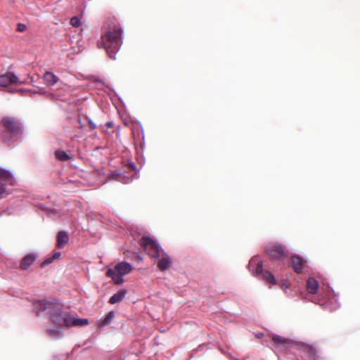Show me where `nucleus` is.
Masks as SVG:
<instances>
[{
    "mask_svg": "<svg viewBox=\"0 0 360 360\" xmlns=\"http://www.w3.org/2000/svg\"><path fill=\"white\" fill-rule=\"evenodd\" d=\"M37 255L36 253H29L26 255L21 260L20 267L22 270L27 269L37 259Z\"/></svg>",
    "mask_w": 360,
    "mask_h": 360,
    "instance_id": "obj_14",
    "label": "nucleus"
},
{
    "mask_svg": "<svg viewBox=\"0 0 360 360\" xmlns=\"http://www.w3.org/2000/svg\"><path fill=\"white\" fill-rule=\"evenodd\" d=\"M106 124H107V126H108V127H112V126L113 123H112V122H108L106 123Z\"/></svg>",
    "mask_w": 360,
    "mask_h": 360,
    "instance_id": "obj_33",
    "label": "nucleus"
},
{
    "mask_svg": "<svg viewBox=\"0 0 360 360\" xmlns=\"http://www.w3.org/2000/svg\"><path fill=\"white\" fill-rule=\"evenodd\" d=\"M263 262L261 260L259 256L256 255L253 257L249 262L248 269L252 272V275L259 277L262 273L263 270Z\"/></svg>",
    "mask_w": 360,
    "mask_h": 360,
    "instance_id": "obj_11",
    "label": "nucleus"
},
{
    "mask_svg": "<svg viewBox=\"0 0 360 360\" xmlns=\"http://www.w3.org/2000/svg\"><path fill=\"white\" fill-rule=\"evenodd\" d=\"M26 29V25L25 24H22V23H18V25H17V30L19 32H23L25 31Z\"/></svg>",
    "mask_w": 360,
    "mask_h": 360,
    "instance_id": "obj_27",
    "label": "nucleus"
},
{
    "mask_svg": "<svg viewBox=\"0 0 360 360\" xmlns=\"http://www.w3.org/2000/svg\"><path fill=\"white\" fill-rule=\"evenodd\" d=\"M69 240V236L65 231H60L57 236V247L58 248H63Z\"/></svg>",
    "mask_w": 360,
    "mask_h": 360,
    "instance_id": "obj_16",
    "label": "nucleus"
},
{
    "mask_svg": "<svg viewBox=\"0 0 360 360\" xmlns=\"http://www.w3.org/2000/svg\"><path fill=\"white\" fill-rule=\"evenodd\" d=\"M133 269L132 266L126 262L117 264L114 269H108L106 276L110 277L115 284L120 285L124 281L123 276L130 273Z\"/></svg>",
    "mask_w": 360,
    "mask_h": 360,
    "instance_id": "obj_3",
    "label": "nucleus"
},
{
    "mask_svg": "<svg viewBox=\"0 0 360 360\" xmlns=\"http://www.w3.org/2000/svg\"><path fill=\"white\" fill-rule=\"evenodd\" d=\"M122 34L123 29L120 25L108 26L103 30L101 39L97 42L98 47L104 48L109 57L115 60L122 44Z\"/></svg>",
    "mask_w": 360,
    "mask_h": 360,
    "instance_id": "obj_1",
    "label": "nucleus"
},
{
    "mask_svg": "<svg viewBox=\"0 0 360 360\" xmlns=\"http://www.w3.org/2000/svg\"><path fill=\"white\" fill-rule=\"evenodd\" d=\"M43 79H44L45 83L46 84V85H48L49 86H53L59 80V78L56 75H54L53 72H49V71H47L44 73V75L43 76Z\"/></svg>",
    "mask_w": 360,
    "mask_h": 360,
    "instance_id": "obj_15",
    "label": "nucleus"
},
{
    "mask_svg": "<svg viewBox=\"0 0 360 360\" xmlns=\"http://www.w3.org/2000/svg\"><path fill=\"white\" fill-rule=\"evenodd\" d=\"M115 318V312L113 311H109L105 317L103 319L101 323H100L99 327L103 328L104 326H108L112 321Z\"/></svg>",
    "mask_w": 360,
    "mask_h": 360,
    "instance_id": "obj_19",
    "label": "nucleus"
},
{
    "mask_svg": "<svg viewBox=\"0 0 360 360\" xmlns=\"http://www.w3.org/2000/svg\"><path fill=\"white\" fill-rule=\"evenodd\" d=\"M28 83L27 81H21L17 75L12 72H8L0 75V86L6 87L11 84H22Z\"/></svg>",
    "mask_w": 360,
    "mask_h": 360,
    "instance_id": "obj_10",
    "label": "nucleus"
},
{
    "mask_svg": "<svg viewBox=\"0 0 360 360\" xmlns=\"http://www.w3.org/2000/svg\"><path fill=\"white\" fill-rule=\"evenodd\" d=\"M88 122L91 129L96 128V124L90 118H88Z\"/></svg>",
    "mask_w": 360,
    "mask_h": 360,
    "instance_id": "obj_28",
    "label": "nucleus"
},
{
    "mask_svg": "<svg viewBox=\"0 0 360 360\" xmlns=\"http://www.w3.org/2000/svg\"><path fill=\"white\" fill-rule=\"evenodd\" d=\"M56 303L46 300H37L33 302V311L39 315L43 312L50 314Z\"/></svg>",
    "mask_w": 360,
    "mask_h": 360,
    "instance_id": "obj_9",
    "label": "nucleus"
},
{
    "mask_svg": "<svg viewBox=\"0 0 360 360\" xmlns=\"http://www.w3.org/2000/svg\"><path fill=\"white\" fill-rule=\"evenodd\" d=\"M48 98L53 101H65V99L61 98L60 96L56 93H51L48 95Z\"/></svg>",
    "mask_w": 360,
    "mask_h": 360,
    "instance_id": "obj_24",
    "label": "nucleus"
},
{
    "mask_svg": "<svg viewBox=\"0 0 360 360\" xmlns=\"http://www.w3.org/2000/svg\"><path fill=\"white\" fill-rule=\"evenodd\" d=\"M61 255V253L60 252H53V254L52 255V259L53 260L56 259H58Z\"/></svg>",
    "mask_w": 360,
    "mask_h": 360,
    "instance_id": "obj_30",
    "label": "nucleus"
},
{
    "mask_svg": "<svg viewBox=\"0 0 360 360\" xmlns=\"http://www.w3.org/2000/svg\"><path fill=\"white\" fill-rule=\"evenodd\" d=\"M127 295L125 290H120L110 297L109 302L115 304L122 301Z\"/></svg>",
    "mask_w": 360,
    "mask_h": 360,
    "instance_id": "obj_18",
    "label": "nucleus"
},
{
    "mask_svg": "<svg viewBox=\"0 0 360 360\" xmlns=\"http://www.w3.org/2000/svg\"><path fill=\"white\" fill-rule=\"evenodd\" d=\"M53 262V259H52V257L51 256L48 257L41 264V266L44 267L45 266L51 264Z\"/></svg>",
    "mask_w": 360,
    "mask_h": 360,
    "instance_id": "obj_26",
    "label": "nucleus"
},
{
    "mask_svg": "<svg viewBox=\"0 0 360 360\" xmlns=\"http://www.w3.org/2000/svg\"><path fill=\"white\" fill-rule=\"evenodd\" d=\"M48 333L49 335L54 339L62 337V331L58 328L49 329Z\"/></svg>",
    "mask_w": 360,
    "mask_h": 360,
    "instance_id": "obj_23",
    "label": "nucleus"
},
{
    "mask_svg": "<svg viewBox=\"0 0 360 360\" xmlns=\"http://www.w3.org/2000/svg\"><path fill=\"white\" fill-rule=\"evenodd\" d=\"M141 245L145 251L152 257H160L163 249L149 236H144L141 239Z\"/></svg>",
    "mask_w": 360,
    "mask_h": 360,
    "instance_id": "obj_6",
    "label": "nucleus"
},
{
    "mask_svg": "<svg viewBox=\"0 0 360 360\" xmlns=\"http://www.w3.org/2000/svg\"><path fill=\"white\" fill-rule=\"evenodd\" d=\"M266 252L270 257L283 261L288 256V252L280 244L270 243L266 247Z\"/></svg>",
    "mask_w": 360,
    "mask_h": 360,
    "instance_id": "obj_7",
    "label": "nucleus"
},
{
    "mask_svg": "<svg viewBox=\"0 0 360 360\" xmlns=\"http://www.w3.org/2000/svg\"><path fill=\"white\" fill-rule=\"evenodd\" d=\"M39 94H46V91L44 89H39Z\"/></svg>",
    "mask_w": 360,
    "mask_h": 360,
    "instance_id": "obj_31",
    "label": "nucleus"
},
{
    "mask_svg": "<svg viewBox=\"0 0 360 360\" xmlns=\"http://www.w3.org/2000/svg\"><path fill=\"white\" fill-rule=\"evenodd\" d=\"M49 316L53 323L60 326L70 327L71 316L69 313L63 311L60 304H56Z\"/></svg>",
    "mask_w": 360,
    "mask_h": 360,
    "instance_id": "obj_5",
    "label": "nucleus"
},
{
    "mask_svg": "<svg viewBox=\"0 0 360 360\" xmlns=\"http://www.w3.org/2000/svg\"><path fill=\"white\" fill-rule=\"evenodd\" d=\"M89 323V320L87 319H79V318H72L71 316V323L70 326H86Z\"/></svg>",
    "mask_w": 360,
    "mask_h": 360,
    "instance_id": "obj_22",
    "label": "nucleus"
},
{
    "mask_svg": "<svg viewBox=\"0 0 360 360\" xmlns=\"http://www.w3.org/2000/svg\"><path fill=\"white\" fill-rule=\"evenodd\" d=\"M70 24L75 27H78L81 25L80 19L77 16H74L70 19Z\"/></svg>",
    "mask_w": 360,
    "mask_h": 360,
    "instance_id": "obj_25",
    "label": "nucleus"
},
{
    "mask_svg": "<svg viewBox=\"0 0 360 360\" xmlns=\"http://www.w3.org/2000/svg\"><path fill=\"white\" fill-rule=\"evenodd\" d=\"M340 307V304H338L336 307H333L331 309H335Z\"/></svg>",
    "mask_w": 360,
    "mask_h": 360,
    "instance_id": "obj_34",
    "label": "nucleus"
},
{
    "mask_svg": "<svg viewBox=\"0 0 360 360\" xmlns=\"http://www.w3.org/2000/svg\"><path fill=\"white\" fill-rule=\"evenodd\" d=\"M129 179H128L127 181H124V183H128V182H129Z\"/></svg>",
    "mask_w": 360,
    "mask_h": 360,
    "instance_id": "obj_37",
    "label": "nucleus"
},
{
    "mask_svg": "<svg viewBox=\"0 0 360 360\" xmlns=\"http://www.w3.org/2000/svg\"><path fill=\"white\" fill-rule=\"evenodd\" d=\"M259 276L262 277L266 282L269 283L275 284L276 283V280L274 275L269 271H262V274H260Z\"/></svg>",
    "mask_w": 360,
    "mask_h": 360,
    "instance_id": "obj_20",
    "label": "nucleus"
},
{
    "mask_svg": "<svg viewBox=\"0 0 360 360\" xmlns=\"http://www.w3.org/2000/svg\"><path fill=\"white\" fill-rule=\"evenodd\" d=\"M55 155L57 159L63 162L69 160L71 158L70 156L63 150H56Z\"/></svg>",
    "mask_w": 360,
    "mask_h": 360,
    "instance_id": "obj_21",
    "label": "nucleus"
},
{
    "mask_svg": "<svg viewBox=\"0 0 360 360\" xmlns=\"http://www.w3.org/2000/svg\"><path fill=\"white\" fill-rule=\"evenodd\" d=\"M2 124L5 128L1 135L4 142L8 146H14L23 131L21 123L13 117H4Z\"/></svg>",
    "mask_w": 360,
    "mask_h": 360,
    "instance_id": "obj_2",
    "label": "nucleus"
},
{
    "mask_svg": "<svg viewBox=\"0 0 360 360\" xmlns=\"http://www.w3.org/2000/svg\"><path fill=\"white\" fill-rule=\"evenodd\" d=\"M128 167L130 169L135 171L136 169V165L134 162L128 163Z\"/></svg>",
    "mask_w": 360,
    "mask_h": 360,
    "instance_id": "obj_29",
    "label": "nucleus"
},
{
    "mask_svg": "<svg viewBox=\"0 0 360 360\" xmlns=\"http://www.w3.org/2000/svg\"><path fill=\"white\" fill-rule=\"evenodd\" d=\"M159 258L158 266L160 270L165 271L170 268L172 264V259L164 250L163 252H161V257Z\"/></svg>",
    "mask_w": 360,
    "mask_h": 360,
    "instance_id": "obj_13",
    "label": "nucleus"
},
{
    "mask_svg": "<svg viewBox=\"0 0 360 360\" xmlns=\"http://www.w3.org/2000/svg\"><path fill=\"white\" fill-rule=\"evenodd\" d=\"M28 90H25V89H20L19 90L20 92L21 93H23L24 91H27Z\"/></svg>",
    "mask_w": 360,
    "mask_h": 360,
    "instance_id": "obj_35",
    "label": "nucleus"
},
{
    "mask_svg": "<svg viewBox=\"0 0 360 360\" xmlns=\"http://www.w3.org/2000/svg\"><path fill=\"white\" fill-rule=\"evenodd\" d=\"M319 288V283L314 278H309L307 283V290L310 294H316Z\"/></svg>",
    "mask_w": 360,
    "mask_h": 360,
    "instance_id": "obj_17",
    "label": "nucleus"
},
{
    "mask_svg": "<svg viewBox=\"0 0 360 360\" xmlns=\"http://www.w3.org/2000/svg\"><path fill=\"white\" fill-rule=\"evenodd\" d=\"M291 262L294 271L297 274H301L307 261L299 255H294L291 257Z\"/></svg>",
    "mask_w": 360,
    "mask_h": 360,
    "instance_id": "obj_12",
    "label": "nucleus"
},
{
    "mask_svg": "<svg viewBox=\"0 0 360 360\" xmlns=\"http://www.w3.org/2000/svg\"><path fill=\"white\" fill-rule=\"evenodd\" d=\"M282 288H287V286L285 285V284H283L282 286H281Z\"/></svg>",
    "mask_w": 360,
    "mask_h": 360,
    "instance_id": "obj_36",
    "label": "nucleus"
},
{
    "mask_svg": "<svg viewBox=\"0 0 360 360\" xmlns=\"http://www.w3.org/2000/svg\"><path fill=\"white\" fill-rule=\"evenodd\" d=\"M272 339L277 348L281 351H288L298 346V344L295 341L277 335H274Z\"/></svg>",
    "mask_w": 360,
    "mask_h": 360,
    "instance_id": "obj_8",
    "label": "nucleus"
},
{
    "mask_svg": "<svg viewBox=\"0 0 360 360\" xmlns=\"http://www.w3.org/2000/svg\"><path fill=\"white\" fill-rule=\"evenodd\" d=\"M27 91L30 92V94H39V91L37 90H28Z\"/></svg>",
    "mask_w": 360,
    "mask_h": 360,
    "instance_id": "obj_32",
    "label": "nucleus"
},
{
    "mask_svg": "<svg viewBox=\"0 0 360 360\" xmlns=\"http://www.w3.org/2000/svg\"><path fill=\"white\" fill-rule=\"evenodd\" d=\"M15 185V179L12 172L0 167V198L10 194L12 191L11 187Z\"/></svg>",
    "mask_w": 360,
    "mask_h": 360,
    "instance_id": "obj_4",
    "label": "nucleus"
}]
</instances>
